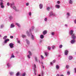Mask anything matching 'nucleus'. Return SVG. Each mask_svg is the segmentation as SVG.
Returning a JSON list of instances; mask_svg holds the SVG:
<instances>
[{
	"instance_id": "1",
	"label": "nucleus",
	"mask_w": 76,
	"mask_h": 76,
	"mask_svg": "<svg viewBox=\"0 0 76 76\" xmlns=\"http://www.w3.org/2000/svg\"><path fill=\"white\" fill-rule=\"evenodd\" d=\"M35 28V27L34 26H32L31 27V29H30L29 30V31H26V33L28 37H30L31 35V38L32 40H34V35H32V31H33L34 30Z\"/></svg>"
},
{
	"instance_id": "2",
	"label": "nucleus",
	"mask_w": 76,
	"mask_h": 76,
	"mask_svg": "<svg viewBox=\"0 0 76 76\" xmlns=\"http://www.w3.org/2000/svg\"><path fill=\"white\" fill-rule=\"evenodd\" d=\"M1 2H0V6L1 7V8L2 9H4V6L3 5L4 4H3V0H0Z\"/></svg>"
},
{
	"instance_id": "3",
	"label": "nucleus",
	"mask_w": 76,
	"mask_h": 76,
	"mask_svg": "<svg viewBox=\"0 0 76 76\" xmlns=\"http://www.w3.org/2000/svg\"><path fill=\"white\" fill-rule=\"evenodd\" d=\"M49 17H51L52 16H54L55 17H56L57 16V15L55 14V13H53V11H50V12L49 13Z\"/></svg>"
},
{
	"instance_id": "4",
	"label": "nucleus",
	"mask_w": 76,
	"mask_h": 76,
	"mask_svg": "<svg viewBox=\"0 0 76 76\" xmlns=\"http://www.w3.org/2000/svg\"><path fill=\"white\" fill-rule=\"evenodd\" d=\"M7 5L8 6H9L10 5L11 7V8H12V6H14L15 5V4L14 3H10H10L9 2L7 3Z\"/></svg>"
},
{
	"instance_id": "5",
	"label": "nucleus",
	"mask_w": 76,
	"mask_h": 76,
	"mask_svg": "<svg viewBox=\"0 0 76 76\" xmlns=\"http://www.w3.org/2000/svg\"><path fill=\"white\" fill-rule=\"evenodd\" d=\"M74 32V31L73 30H71L69 31V34L70 36L74 34L73 33Z\"/></svg>"
},
{
	"instance_id": "6",
	"label": "nucleus",
	"mask_w": 76,
	"mask_h": 76,
	"mask_svg": "<svg viewBox=\"0 0 76 76\" xmlns=\"http://www.w3.org/2000/svg\"><path fill=\"white\" fill-rule=\"evenodd\" d=\"M71 37L72 39H76V34H73L71 35Z\"/></svg>"
},
{
	"instance_id": "7",
	"label": "nucleus",
	"mask_w": 76,
	"mask_h": 76,
	"mask_svg": "<svg viewBox=\"0 0 76 76\" xmlns=\"http://www.w3.org/2000/svg\"><path fill=\"white\" fill-rule=\"evenodd\" d=\"M14 44L12 43H10L9 44V46L11 48H13L14 47H13Z\"/></svg>"
},
{
	"instance_id": "8",
	"label": "nucleus",
	"mask_w": 76,
	"mask_h": 76,
	"mask_svg": "<svg viewBox=\"0 0 76 76\" xmlns=\"http://www.w3.org/2000/svg\"><path fill=\"white\" fill-rule=\"evenodd\" d=\"M7 66L8 68H10V67H11V64H10V63L9 62H7Z\"/></svg>"
},
{
	"instance_id": "9",
	"label": "nucleus",
	"mask_w": 76,
	"mask_h": 76,
	"mask_svg": "<svg viewBox=\"0 0 76 76\" xmlns=\"http://www.w3.org/2000/svg\"><path fill=\"white\" fill-rule=\"evenodd\" d=\"M7 41H9V39H7L5 40L4 42H3V45H4V44H6L7 43Z\"/></svg>"
},
{
	"instance_id": "10",
	"label": "nucleus",
	"mask_w": 76,
	"mask_h": 76,
	"mask_svg": "<svg viewBox=\"0 0 76 76\" xmlns=\"http://www.w3.org/2000/svg\"><path fill=\"white\" fill-rule=\"evenodd\" d=\"M39 8L40 9H42L43 7V5L42 4H40L39 5Z\"/></svg>"
},
{
	"instance_id": "11",
	"label": "nucleus",
	"mask_w": 76,
	"mask_h": 76,
	"mask_svg": "<svg viewBox=\"0 0 76 76\" xmlns=\"http://www.w3.org/2000/svg\"><path fill=\"white\" fill-rule=\"evenodd\" d=\"M76 42V41L74 39L72 40L71 41V43L72 44H75V42Z\"/></svg>"
},
{
	"instance_id": "12",
	"label": "nucleus",
	"mask_w": 76,
	"mask_h": 76,
	"mask_svg": "<svg viewBox=\"0 0 76 76\" xmlns=\"http://www.w3.org/2000/svg\"><path fill=\"white\" fill-rule=\"evenodd\" d=\"M47 30H44L42 32V34L43 35H46V34H47Z\"/></svg>"
},
{
	"instance_id": "13",
	"label": "nucleus",
	"mask_w": 76,
	"mask_h": 76,
	"mask_svg": "<svg viewBox=\"0 0 76 76\" xmlns=\"http://www.w3.org/2000/svg\"><path fill=\"white\" fill-rule=\"evenodd\" d=\"M68 53H69V51L67 50H66L65 51L64 54L66 56H67L68 54Z\"/></svg>"
},
{
	"instance_id": "14",
	"label": "nucleus",
	"mask_w": 76,
	"mask_h": 76,
	"mask_svg": "<svg viewBox=\"0 0 76 76\" xmlns=\"http://www.w3.org/2000/svg\"><path fill=\"white\" fill-rule=\"evenodd\" d=\"M36 65L35 64H34V73H35V75H36V73H35V69H36Z\"/></svg>"
},
{
	"instance_id": "15",
	"label": "nucleus",
	"mask_w": 76,
	"mask_h": 76,
	"mask_svg": "<svg viewBox=\"0 0 76 76\" xmlns=\"http://www.w3.org/2000/svg\"><path fill=\"white\" fill-rule=\"evenodd\" d=\"M66 18H69V17L70 16V14L69 12H67L66 14Z\"/></svg>"
},
{
	"instance_id": "16",
	"label": "nucleus",
	"mask_w": 76,
	"mask_h": 76,
	"mask_svg": "<svg viewBox=\"0 0 76 76\" xmlns=\"http://www.w3.org/2000/svg\"><path fill=\"white\" fill-rule=\"evenodd\" d=\"M15 26V25H14V24L12 23L11 24L10 28H14Z\"/></svg>"
},
{
	"instance_id": "17",
	"label": "nucleus",
	"mask_w": 76,
	"mask_h": 76,
	"mask_svg": "<svg viewBox=\"0 0 76 76\" xmlns=\"http://www.w3.org/2000/svg\"><path fill=\"white\" fill-rule=\"evenodd\" d=\"M40 38L41 39H43L44 38V36L43 34H41L40 36Z\"/></svg>"
},
{
	"instance_id": "18",
	"label": "nucleus",
	"mask_w": 76,
	"mask_h": 76,
	"mask_svg": "<svg viewBox=\"0 0 76 76\" xmlns=\"http://www.w3.org/2000/svg\"><path fill=\"white\" fill-rule=\"evenodd\" d=\"M55 7L56 9H59L60 6L58 4H56V5Z\"/></svg>"
},
{
	"instance_id": "19",
	"label": "nucleus",
	"mask_w": 76,
	"mask_h": 76,
	"mask_svg": "<svg viewBox=\"0 0 76 76\" xmlns=\"http://www.w3.org/2000/svg\"><path fill=\"white\" fill-rule=\"evenodd\" d=\"M10 75H11V76H13L14 75V72H9Z\"/></svg>"
},
{
	"instance_id": "20",
	"label": "nucleus",
	"mask_w": 76,
	"mask_h": 76,
	"mask_svg": "<svg viewBox=\"0 0 76 76\" xmlns=\"http://www.w3.org/2000/svg\"><path fill=\"white\" fill-rule=\"evenodd\" d=\"M26 42L27 43V44L28 45H29V44L30 43V42H29V40L27 39H26Z\"/></svg>"
},
{
	"instance_id": "21",
	"label": "nucleus",
	"mask_w": 76,
	"mask_h": 76,
	"mask_svg": "<svg viewBox=\"0 0 76 76\" xmlns=\"http://www.w3.org/2000/svg\"><path fill=\"white\" fill-rule=\"evenodd\" d=\"M15 25H17V26H18V27H20V24L19 23H15Z\"/></svg>"
},
{
	"instance_id": "22",
	"label": "nucleus",
	"mask_w": 76,
	"mask_h": 76,
	"mask_svg": "<svg viewBox=\"0 0 76 76\" xmlns=\"http://www.w3.org/2000/svg\"><path fill=\"white\" fill-rule=\"evenodd\" d=\"M56 68L57 70H58L59 69V68H60V66L58 65H56Z\"/></svg>"
},
{
	"instance_id": "23",
	"label": "nucleus",
	"mask_w": 76,
	"mask_h": 76,
	"mask_svg": "<svg viewBox=\"0 0 76 76\" xmlns=\"http://www.w3.org/2000/svg\"><path fill=\"white\" fill-rule=\"evenodd\" d=\"M69 4H71L73 3V1L72 0H69Z\"/></svg>"
},
{
	"instance_id": "24",
	"label": "nucleus",
	"mask_w": 76,
	"mask_h": 76,
	"mask_svg": "<svg viewBox=\"0 0 76 76\" xmlns=\"http://www.w3.org/2000/svg\"><path fill=\"white\" fill-rule=\"evenodd\" d=\"M22 37L23 38H26V35L22 34Z\"/></svg>"
},
{
	"instance_id": "25",
	"label": "nucleus",
	"mask_w": 76,
	"mask_h": 76,
	"mask_svg": "<svg viewBox=\"0 0 76 76\" xmlns=\"http://www.w3.org/2000/svg\"><path fill=\"white\" fill-rule=\"evenodd\" d=\"M11 57L10 58V59H11L12 58H15V56L13 55V54H12L11 56Z\"/></svg>"
},
{
	"instance_id": "26",
	"label": "nucleus",
	"mask_w": 76,
	"mask_h": 76,
	"mask_svg": "<svg viewBox=\"0 0 76 76\" xmlns=\"http://www.w3.org/2000/svg\"><path fill=\"white\" fill-rule=\"evenodd\" d=\"M54 32H52L51 33H50V35H52V36H54L55 35Z\"/></svg>"
},
{
	"instance_id": "27",
	"label": "nucleus",
	"mask_w": 76,
	"mask_h": 76,
	"mask_svg": "<svg viewBox=\"0 0 76 76\" xmlns=\"http://www.w3.org/2000/svg\"><path fill=\"white\" fill-rule=\"evenodd\" d=\"M73 58V57L71 56H69V60H72Z\"/></svg>"
},
{
	"instance_id": "28",
	"label": "nucleus",
	"mask_w": 76,
	"mask_h": 76,
	"mask_svg": "<svg viewBox=\"0 0 76 76\" xmlns=\"http://www.w3.org/2000/svg\"><path fill=\"white\" fill-rule=\"evenodd\" d=\"M4 25L3 24H2L0 26V28L1 29H2V28H4Z\"/></svg>"
},
{
	"instance_id": "29",
	"label": "nucleus",
	"mask_w": 76,
	"mask_h": 76,
	"mask_svg": "<svg viewBox=\"0 0 76 76\" xmlns=\"http://www.w3.org/2000/svg\"><path fill=\"white\" fill-rule=\"evenodd\" d=\"M48 50H51V47L50 46H48Z\"/></svg>"
},
{
	"instance_id": "30",
	"label": "nucleus",
	"mask_w": 76,
	"mask_h": 76,
	"mask_svg": "<svg viewBox=\"0 0 76 76\" xmlns=\"http://www.w3.org/2000/svg\"><path fill=\"white\" fill-rule=\"evenodd\" d=\"M6 38H7V36H5L4 37L3 39L6 40Z\"/></svg>"
},
{
	"instance_id": "31",
	"label": "nucleus",
	"mask_w": 76,
	"mask_h": 76,
	"mask_svg": "<svg viewBox=\"0 0 76 76\" xmlns=\"http://www.w3.org/2000/svg\"><path fill=\"white\" fill-rule=\"evenodd\" d=\"M9 18L10 20H12V19H13V17H12V16H10L9 17Z\"/></svg>"
},
{
	"instance_id": "32",
	"label": "nucleus",
	"mask_w": 76,
	"mask_h": 76,
	"mask_svg": "<svg viewBox=\"0 0 76 76\" xmlns=\"http://www.w3.org/2000/svg\"><path fill=\"white\" fill-rule=\"evenodd\" d=\"M12 9H14L15 10H16V7L14 6L12 7Z\"/></svg>"
},
{
	"instance_id": "33",
	"label": "nucleus",
	"mask_w": 76,
	"mask_h": 76,
	"mask_svg": "<svg viewBox=\"0 0 76 76\" xmlns=\"http://www.w3.org/2000/svg\"><path fill=\"white\" fill-rule=\"evenodd\" d=\"M52 47L53 50H54V49L55 48H56V46L54 45H53Z\"/></svg>"
},
{
	"instance_id": "34",
	"label": "nucleus",
	"mask_w": 76,
	"mask_h": 76,
	"mask_svg": "<svg viewBox=\"0 0 76 76\" xmlns=\"http://www.w3.org/2000/svg\"><path fill=\"white\" fill-rule=\"evenodd\" d=\"M44 20L45 22H47V20H48L47 18H45V19H44Z\"/></svg>"
},
{
	"instance_id": "35",
	"label": "nucleus",
	"mask_w": 76,
	"mask_h": 76,
	"mask_svg": "<svg viewBox=\"0 0 76 76\" xmlns=\"http://www.w3.org/2000/svg\"><path fill=\"white\" fill-rule=\"evenodd\" d=\"M26 75V73L25 72L22 75V76H25Z\"/></svg>"
},
{
	"instance_id": "36",
	"label": "nucleus",
	"mask_w": 76,
	"mask_h": 76,
	"mask_svg": "<svg viewBox=\"0 0 76 76\" xmlns=\"http://www.w3.org/2000/svg\"><path fill=\"white\" fill-rule=\"evenodd\" d=\"M28 15L30 16H31V15H32V13L31 12H30L28 13Z\"/></svg>"
},
{
	"instance_id": "37",
	"label": "nucleus",
	"mask_w": 76,
	"mask_h": 76,
	"mask_svg": "<svg viewBox=\"0 0 76 76\" xmlns=\"http://www.w3.org/2000/svg\"><path fill=\"white\" fill-rule=\"evenodd\" d=\"M59 48H61L63 47V45H61L59 47Z\"/></svg>"
},
{
	"instance_id": "38",
	"label": "nucleus",
	"mask_w": 76,
	"mask_h": 76,
	"mask_svg": "<svg viewBox=\"0 0 76 76\" xmlns=\"http://www.w3.org/2000/svg\"><path fill=\"white\" fill-rule=\"evenodd\" d=\"M45 54L46 57H47V56H48V53H47L45 52Z\"/></svg>"
},
{
	"instance_id": "39",
	"label": "nucleus",
	"mask_w": 76,
	"mask_h": 76,
	"mask_svg": "<svg viewBox=\"0 0 76 76\" xmlns=\"http://www.w3.org/2000/svg\"><path fill=\"white\" fill-rule=\"evenodd\" d=\"M19 75V72H18L16 74V76H18Z\"/></svg>"
},
{
	"instance_id": "40",
	"label": "nucleus",
	"mask_w": 76,
	"mask_h": 76,
	"mask_svg": "<svg viewBox=\"0 0 76 76\" xmlns=\"http://www.w3.org/2000/svg\"><path fill=\"white\" fill-rule=\"evenodd\" d=\"M28 53L30 56H32V53H31V52L30 51H28Z\"/></svg>"
},
{
	"instance_id": "41",
	"label": "nucleus",
	"mask_w": 76,
	"mask_h": 76,
	"mask_svg": "<svg viewBox=\"0 0 76 76\" xmlns=\"http://www.w3.org/2000/svg\"><path fill=\"white\" fill-rule=\"evenodd\" d=\"M41 57L42 58V59H44V57L42 55H41Z\"/></svg>"
},
{
	"instance_id": "42",
	"label": "nucleus",
	"mask_w": 76,
	"mask_h": 76,
	"mask_svg": "<svg viewBox=\"0 0 76 76\" xmlns=\"http://www.w3.org/2000/svg\"><path fill=\"white\" fill-rule=\"evenodd\" d=\"M35 60L36 62H38V59H37V57H35Z\"/></svg>"
},
{
	"instance_id": "43",
	"label": "nucleus",
	"mask_w": 76,
	"mask_h": 76,
	"mask_svg": "<svg viewBox=\"0 0 76 76\" xmlns=\"http://www.w3.org/2000/svg\"><path fill=\"white\" fill-rule=\"evenodd\" d=\"M29 3H27L26 4V6H29Z\"/></svg>"
},
{
	"instance_id": "44",
	"label": "nucleus",
	"mask_w": 76,
	"mask_h": 76,
	"mask_svg": "<svg viewBox=\"0 0 76 76\" xmlns=\"http://www.w3.org/2000/svg\"><path fill=\"white\" fill-rule=\"evenodd\" d=\"M69 67V65H66V69H68Z\"/></svg>"
},
{
	"instance_id": "45",
	"label": "nucleus",
	"mask_w": 76,
	"mask_h": 76,
	"mask_svg": "<svg viewBox=\"0 0 76 76\" xmlns=\"http://www.w3.org/2000/svg\"><path fill=\"white\" fill-rule=\"evenodd\" d=\"M44 71H42V76H43L44 75Z\"/></svg>"
},
{
	"instance_id": "46",
	"label": "nucleus",
	"mask_w": 76,
	"mask_h": 76,
	"mask_svg": "<svg viewBox=\"0 0 76 76\" xmlns=\"http://www.w3.org/2000/svg\"><path fill=\"white\" fill-rule=\"evenodd\" d=\"M42 68H43V69H44L45 68V66L43 65H42Z\"/></svg>"
},
{
	"instance_id": "47",
	"label": "nucleus",
	"mask_w": 76,
	"mask_h": 76,
	"mask_svg": "<svg viewBox=\"0 0 76 76\" xmlns=\"http://www.w3.org/2000/svg\"><path fill=\"white\" fill-rule=\"evenodd\" d=\"M47 9L48 10H49L50 9V8L49 7H48L47 8Z\"/></svg>"
},
{
	"instance_id": "48",
	"label": "nucleus",
	"mask_w": 76,
	"mask_h": 76,
	"mask_svg": "<svg viewBox=\"0 0 76 76\" xmlns=\"http://www.w3.org/2000/svg\"><path fill=\"white\" fill-rule=\"evenodd\" d=\"M67 73V75H69L70 74V72L68 71Z\"/></svg>"
},
{
	"instance_id": "49",
	"label": "nucleus",
	"mask_w": 76,
	"mask_h": 76,
	"mask_svg": "<svg viewBox=\"0 0 76 76\" xmlns=\"http://www.w3.org/2000/svg\"><path fill=\"white\" fill-rule=\"evenodd\" d=\"M57 3L58 4H60V1H58Z\"/></svg>"
},
{
	"instance_id": "50",
	"label": "nucleus",
	"mask_w": 76,
	"mask_h": 76,
	"mask_svg": "<svg viewBox=\"0 0 76 76\" xmlns=\"http://www.w3.org/2000/svg\"><path fill=\"white\" fill-rule=\"evenodd\" d=\"M10 38L11 39H13V36H10Z\"/></svg>"
},
{
	"instance_id": "51",
	"label": "nucleus",
	"mask_w": 76,
	"mask_h": 76,
	"mask_svg": "<svg viewBox=\"0 0 76 76\" xmlns=\"http://www.w3.org/2000/svg\"><path fill=\"white\" fill-rule=\"evenodd\" d=\"M27 57L28 58H30V56H29V55H28L27 56Z\"/></svg>"
},
{
	"instance_id": "52",
	"label": "nucleus",
	"mask_w": 76,
	"mask_h": 76,
	"mask_svg": "<svg viewBox=\"0 0 76 76\" xmlns=\"http://www.w3.org/2000/svg\"><path fill=\"white\" fill-rule=\"evenodd\" d=\"M74 22L76 24V19H75L74 20Z\"/></svg>"
},
{
	"instance_id": "53",
	"label": "nucleus",
	"mask_w": 76,
	"mask_h": 76,
	"mask_svg": "<svg viewBox=\"0 0 76 76\" xmlns=\"http://www.w3.org/2000/svg\"><path fill=\"white\" fill-rule=\"evenodd\" d=\"M55 62H56V60H53V63H54Z\"/></svg>"
},
{
	"instance_id": "54",
	"label": "nucleus",
	"mask_w": 76,
	"mask_h": 76,
	"mask_svg": "<svg viewBox=\"0 0 76 76\" xmlns=\"http://www.w3.org/2000/svg\"><path fill=\"white\" fill-rule=\"evenodd\" d=\"M65 26H66V27H67L68 26V25L67 24H65Z\"/></svg>"
},
{
	"instance_id": "55",
	"label": "nucleus",
	"mask_w": 76,
	"mask_h": 76,
	"mask_svg": "<svg viewBox=\"0 0 76 76\" xmlns=\"http://www.w3.org/2000/svg\"><path fill=\"white\" fill-rule=\"evenodd\" d=\"M74 70H75V73H76V68H74Z\"/></svg>"
},
{
	"instance_id": "56",
	"label": "nucleus",
	"mask_w": 76,
	"mask_h": 76,
	"mask_svg": "<svg viewBox=\"0 0 76 76\" xmlns=\"http://www.w3.org/2000/svg\"><path fill=\"white\" fill-rule=\"evenodd\" d=\"M42 42V39H40V42L41 43Z\"/></svg>"
},
{
	"instance_id": "57",
	"label": "nucleus",
	"mask_w": 76,
	"mask_h": 76,
	"mask_svg": "<svg viewBox=\"0 0 76 76\" xmlns=\"http://www.w3.org/2000/svg\"><path fill=\"white\" fill-rule=\"evenodd\" d=\"M18 43H19V44H20V41H19V40H18Z\"/></svg>"
},
{
	"instance_id": "58",
	"label": "nucleus",
	"mask_w": 76,
	"mask_h": 76,
	"mask_svg": "<svg viewBox=\"0 0 76 76\" xmlns=\"http://www.w3.org/2000/svg\"><path fill=\"white\" fill-rule=\"evenodd\" d=\"M50 65H53V62H50Z\"/></svg>"
},
{
	"instance_id": "59",
	"label": "nucleus",
	"mask_w": 76,
	"mask_h": 76,
	"mask_svg": "<svg viewBox=\"0 0 76 76\" xmlns=\"http://www.w3.org/2000/svg\"><path fill=\"white\" fill-rule=\"evenodd\" d=\"M60 76H64V75L62 74L60 75Z\"/></svg>"
},
{
	"instance_id": "60",
	"label": "nucleus",
	"mask_w": 76,
	"mask_h": 76,
	"mask_svg": "<svg viewBox=\"0 0 76 76\" xmlns=\"http://www.w3.org/2000/svg\"><path fill=\"white\" fill-rule=\"evenodd\" d=\"M56 76H59V74H57V75H56Z\"/></svg>"
},
{
	"instance_id": "61",
	"label": "nucleus",
	"mask_w": 76,
	"mask_h": 76,
	"mask_svg": "<svg viewBox=\"0 0 76 76\" xmlns=\"http://www.w3.org/2000/svg\"><path fill=\"white\" fill-rule=\"evenodd\" d=\"M17 41H19V39L18 38H17Z\"/></svg>"
},
{
	"instance_id": "62",
	"label": "nucleus",
	"mask_w": 76,
	"mask_h": 76,
	"mask_svg": "<svg viewBox=\"0 0 76 76\" xmlns=\"http://www.w3.org/2000/svg\"><path fill=\"white\" fill-rule=\"evenodd\" d=\"M39 63L41 64V62H40V61H39Z\"/></svg>"
},
{
	"instance_id": "63",
	"label": "nucleus",
	"mask_w": 76,
	"mask_h": 76,
	"mask_svg": "<svg viewBox=\"0 0 76 76\" xmlns=\"http://www.w3.org/2000/svg\"><path fill=\"white\" fill-rule=\"evenodd\" d=\"M1 34H0V37H1Z\"/></svg>"
},
{
	"instance_id": "64",
	"label": "nucleus",
	"mask_w": 76,
	"mask_h": 76,
	"mask_svg": "<svg viewBox=\"0 0 76 76\" xmlns=\"http://www.w3.org/2000/svg\"><path fill=\"white\" fill-rule=\"evenodd\" d=\"M41 63H42V64H43V62H41Z\"/></svg>"
}]
</instances>
